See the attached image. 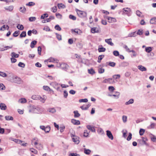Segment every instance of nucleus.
Returning a JSON list of instances; mask_svg holds the SVG:
<instances>
[{"instance_id": "obj_62", "label": "nucleus", "mask_w": 156, "mask_h": 156, "mask_svg": "<svg viewBox=\"0 0 156 156\" xmlns=\"http://www.w3.org/2000/svg\"><path fill=\"white\" fill-rule=\"evenodd\" d=\"M132 134L131 133H129V135L127 138V140L128 141H129L132 138Z\"/></svg>"}, {"instance_id": "obj_38", "label": "nucleus", "mask_w": 156, "mask_h": 156, "mask_svg": "<svg viewBox=\"0 0 156 156\" xmlns=\"http://www.w3.org/2000/svg\"><path fill=\"white\" fill-rule=\"evenodd\" d=\"M108 63V65L112 67H114L115 65V63L113 62H107V63Z\"/></svg>"}, {"instance_id": "obj_46", "label": "nucleus", "mask_w": 156, "mask_h": 156, "mask_svg": "<svg viewBox=\"0 0 156 156\" xmlns=\"http://www.w3.org/2000/svg\"><path fill=\"white\" fill-rule=\"evenodd\" d=\"M48 16V14L47 13H44L42 15L41 17V19H43L45 17H47Z\"/></svg>"}, {"instance_id": "obj_15", "label": "nucleus", "mask_w": 156, "mask_h": 156, "mask_svg": "<svg viewBox=\"0 0 156 156\" xmlns=\"http://www.w3.org/2000/svg\"><path fill=\"white\" fill-rule=\"evenodd\" d=\"M137 68L139 69L141 71H145L147 70L146 68L142 65L138 66L137 67Z\"/></svg>"}, {"instance_id": "obj_11", "label": "nucleus", "mask_w": 156, "mask_h": 156, "mask_svg": "<svg viewBox=\"0 0 156 156\" xmlns=\"http://www.w3.org/2000/svg\"><path fill=\"white\" fill-rule=\"evenodd\" d=\"M32 143H34V145H36L37 143L39 142V140L36 137H34L31 140Z\"/></svg>"}, {"instance_id": "obj_49", "label": "nucleus", "mask_w": 156, "mask_h": 156, "mask_svg": "<svg viewBox=\"0 0 156 156\" xmlns=\"http://www.w3.org/2000/svg\"><path fill=\"white\" fill-rule=\"evenodd\" d=\"M88 100L87 99H80L79 100V101L80 102H87L88 101Z\"/></svg>"}, {"instance_id": "obj_31", "label": "nucleus", "mask_w": 156, "mask_h": 156, "mask_svg": "<svg viewBox=\"0 0 156 156\" xmlns=\"http://www.w3.org/2000/svg\"><path fill=\"white\" fill-rule=\"evenodd\" d=\"M5 119L7 120H12L13 118L11 116L8 115L5 116Z\"/></svg>"}, {"instance_id": "obj_22", "label": "nucleus", "mask_w": 156, "mask_h": 156, "mask_svg": "<svg viewBox=\"0 0 156 156\" xmlns=\"http://www.w3.org/2000/svg\"><path fill=\"white\" fill-rule=\"evenodd\" d=\"M57 6L59 9H64L66 8L65 5L62 3L58 4Z\"/></svg>"}, {"instance_id": "obj_9", "label": "nucleus", "mask_w": 156, "mask_h": 156, "mask_svg": "<svg viewBox=\"0 0 156 156\" xmlns=\"http://www.w3.org/2000/svg\"><path fill=\"white\" fill-rule=\"evenodd\" d=\"M87 128L89 130L93 132H95V129L94 127L91 126V125H88L87 126Z\"/></svg>"}, {"instance_id": "obj_39", "label": "nucleus", "mask_w": 156, "mask_h": 156, "mask_svg": "<svg viewBox=\"0 0 156 156\" xmlns=\"http://www.w3.org/2000/svg\"><path fill=\"white\" fill-rule=\"evenodd\" d=\"M0 76L3 77H5L7 76V75L3 72L0 71Z\"/></svg>"}, {"instance_id": "obj_27", "label": "nucleus", "mask_w": 156, "mask_h": 156, "mask_svg": "<svg viewBox=\"0 0 156 156\" xmlns=\"http://www.w3.org/2000/svg\"><path fill=\"white\" fill-rule=\"evenodd\" d=\"M32 98L34 100H39V99H40L41 98L40 96L34 95L32 96Z\"/></svg>"}, {"instance_id": "obj_42", "label": "nucleus", "mask_w": 156, "mask_h": 156, "mask_svg": "<svg viewBox=\"0 0 156 156\" xmlns=\"http://www.w3.org/2000/svg\"><path fill=\"white\" fill-rule=\"evenodd\" d=\"M88 72L90 74H94L95 72L93 68H91L90 69H88Z\"/></svg>"}, {"instance_id": "obj_33", "label": "nucleus", "mask_w": 156, "mask_h": 156, "mask_svg": "<svg viewBox=\"0 0 156 156\" xmlns=\"http://www.w3.org/2000/svg\"><path fill=\"white\" fill-rule=\"evenodd\" d=\"M17 27L18 29L20 30H23L24 29L23 26L22 24H18V25L17 26Z\"/></svg>"}, {"instance_id": "obj_34", "label": "nucleus", "mask_w": 156, "mask_h": 156, "mask_svg": "<svg viewBox=\"0 0 156 156\" xmlns=\"http://www.w3.org/2000/svg\"><path fill=\"white\" fill-rule=\"evenodd\" d=\"M26 36V33L25 31H23L20 35V37L21 38L25 37Z\"/></svg>"}, {"instance_id": "obj_51", "label": "nucleus", "mask_w": 156, "mask_h": 156, "mask_svg": "<svg viewBox=\"0 0 156 156\" xmlns=\"http://www.w3.org/2000/svg\"><path fill=\"white\" fill-rule=\"evenodd\" d=\"M152 49L151 47H146L145 48V51L147 52H150L151 51Z\"/></svg>"}, {"instance_id": "obj_1", "label": "nucleus", "mask_w": 156, "mask_h": 156, "mask_svg": "<svg viewBox=\"0 0 156 156\" xmlns=\"http://www.w3.org/2000/svg\"><path fill=\"white\" fill-rule=\"evenodd\" d=\"M8 77L9 81L11 82L19 84L21 83L22 82V80L20 77L13 74L10 75Z\"/></svg>"}, {"instance_id": "obj_50", "label": "nucleus", "mask_w": 156, "mask_h": 156, "mask_svg": "<svg viewBox=\"0 0 156 156\" xmlns=\"http://www.w3.org/2000/svg\"><path fill=\"white\" fill-rule=\"evenodd\" d=\"M98 73L100 74L103 73L105 71L104 69L103 68H98Z\"/></svg>"}, {"instance_id": "obj_24", "label": "nucleus", "mask_w": 156, "mask_h": 156, "mask_svg": "<svg viewBox=\"0 0 156 156\" xmlns=\"http://www.w3.org/2000/svg\"><path fill=\"white\" fill-rule=\"evenodd\" d=\"M74 114V117L75 118L79 117L80 116V114L78 113L77 111H74L73 112Z\"/></svg>"}, {"instance_id": "obj_37", "label": "nucleus", "mask_w": 156, "mask_h": 156, "mask_svg": "<svg viewBox=\"0 0 156 156\" xmlns=\"http://www.w3.org/2000/svg\"><path fill=\"white\" fill-rule=\"evenodd\" d=\"M104 57V55H101L99 56L98 57V62L99 63H100L101 62V60Z\"/></svg>"}, {"instance_id": "obj_13", "label": "nucleus", "mask_w": 156, "mask_h": 156, "mask_svg": "<svg viewBox=\"0 0 156 156\" xmlns=\"http://www.w3.org/2000/svg\"><path fill=\"white\" fill-rule=\"evenodd\" d=\"M4 9L7 11L11 12L13 10V7L12 5H11L9 6L5 7Z\"/></svg>"}, {"instance_id": "obj_41", "label": "nucleus", "mask_w": 156, "mask_h": 156, "mask_svg": "<svg viewBox=\"0 0 156 156\" xmlns=\"http://www.w3.org/2000/svg\"><path fill=\"white\" fill-rule=\"evenodd\" d=\"M107 83H114V81L113 80L112 78H108L107 79Z\"/></svg>"}, {"instance_id": "obj_57", "label": "nucleus", "mask_w": 156, "mask_h": 156, "mask_svg": "<svg viewBox=\"0 0 156 156\" xmlns=\"http://www.w3.org/2000/svg\"><path fill=\"white\" fill-rule=\"evenodd\" d=\"M56 37L58 40L60 41L62 40V37L61 35L58 34L57 33H56Z\"/></svg>"}, {"instance_id": "obj_8", "label": "nucleus", "mask_w": 156, "mask_h": 156, "mask_svg": "<svg viewBox=\"0 0 156 156\" xmlns=\"http://www.w3.org/2000/svg\"><path fill=\"white\" fill-rule=\"evenodd\" d=\"M106 132V134L108 137L111 140H113V136L111 131L109 130H107Z\"/></svg>"}, {"instance_id": "obj_32", "label": "nucleus", "mask_w": 156, "mask_h": 156, "mask_svg": "<svg viewBox=\"0 0 156 156\" xmlns=\"http://www.w3.org/2000/svg\"><path fill=\"white\" fill-rule=\"evenodd\" d=\"M43 88L44 90L46 91H52V90L51 89H50V87L47 86H44L43 87Z\"/></svg>"}, {"instance_id": "obj_20", "label": "nucleus", "mask_w": 156, "mask_h": 156, "mask_svg": "<svg viewBox=\"0 0 156 156\" xmlns=\"http://www.w3.org/2000/svg\"><path fill=\"white\" fill-rule=\"evenodd\" d=\"M91 32L93 33H97L98 32V29L96 27H93L91 30Z\"/></svg>"}, {"instance_id": "obj_18", "label": "nucleus", "mask_w": 156, "mask_h": 156, "mask_svg": "<svg viewBox=\"0 0 156 156\" xmlns=\"http://www.w3.org/2000/svg\"><path fill=\"white\" fill-rule=\"evenodd\" d=\"M48 61L49 62H55L58 63V60L57 59L53 58H50L49 59Z\"/></svg>"}, {"instance_id": "obj_35", "label": "nucleus", "mask_w": 156, "mask_h": 156, "mask_svg": "<svg viewBox=\"0 0 156 156\" xmlns=\"http://www.w3.org/2000/svg\"><path fill=\"white\" fill-rule=\"evenodd\" d=\"M150 23L151 24H155L156 23V18H152L150 21Z\"/></svg>"}, {"instance_id": "obj_52", "label": "nucleus", "mask_w": 156, "mask_h": 156, "mask_svg": "<svg viewBox=\"0 0 156 156\" xmlns=\"http://www.w3.org/2000/svg\"><path fill=\"white\" fill-rule=\"evenodd\" d=\"M35 3L33 2H30L26 4L27 6H32L35 5Z\"/></svg>"}, {"instance_id": "obj_64", "label": "nucleus", "mask_w": 156, "mask_h": 156, "mask_svg": "<svg viewBox=\"0 0 156 156\" xmlns=\"http://www.w3.org/2000/svg\"><path fill=\"white\" fill-rule=\"evenodd\" d=\"M63 95L64 98H67L68 95V94L66 90H64V91Z\"/></svg>"}, {"instance_id": "obj_25", "label": "nucleus", "mask_w": 156, "mask_h": 156, "mask_svg": "<svg viewBox=\"0 0 156 156\" xmlns=\"http://www.w3.org/2000/svg\"><path fill=\"white\" fill-rule=\"evenodd\" d=\"M37 43V41H34L31 42L30 47L31 48H33L34 47V45L36 44Z\"/></svg>"}, {"instance_id": "obj_45", "label": "nucleus", "mask_w": 156, "mask_h": 156, "mask_svg": "<svg viewBox=\"0 0 156 156\" xmlns=\"http://www.w3.org/2000/svg\"><path fill=\"white\" fill-rule=\"evenodd\" d=\"M122 120L123 122L125 123L127 121V117L126 116L123 115L122 116Z\"/></svg>"}, {"instance_id": "obj_16", "label": "nucleus", "mask_w": 156, "mask_h": 156, "mask_svg": "<svg viewBox=\"0 0 156 156\" xmlns=\"http://www.w3.org/2000/svg\"><path fill=\"white\" fill-rule=\"evenodd\" d=\"M11 140L12 141H14L15 143L18 144H21L22 142H23L22 141L17 139H15L12 138H11Z\"/></svg>"}, {"instance_id": "obj_59", "label": "nucleus", "mask_w": 156, "mask_h": 156, "mask_svg": "<svg viewBox=\"0 0 156 156\" xmlns=\"http://www.w3.org/2000/svg\"><path fill=\"white\" fill-rule=\"evenodd\" d=\"M142 141L145 144H146L147 143L146 142V141L147 140V139L146 137H142Z\"/></svg>"}, {"instance_id": "obj_48", "label": "nucleus", "mask_w": 156, "mask_h": 156, "mask_svg": "<svg viewBox=\"0 0 156 156\" xmlns=\"http://www.w3.org/2000/svg\"><path fill=\"white\" fill-rule=\"evenodd\" d=\"M69 18L73 20H76V17L74 16H73L72 15H70L69 16Z\"/></svg>"}, {"instance_id": "obj_17", "label": "nucleus", "mask_w": 156, "mask_h": 156, "mask_svg": "<svg viewBox=\"0 0 156 156\" xmlns=\"http://www.w3.org/2000/svg\"><path fill=\"white\" fill-rule=\"evenodd\" d=\"M0 108L2 110H5L6 109L7 106L5 104L1 103L0 105Z\"/></svg>"}, {"instance_id": "obj_14", "label": "nucleus", "mask_w": 156, "mask_h": 156, "mask_svg": "<svg viewBox=\"0 0 156 156\" xmlns=\"http://www.w3.org/2000/svg\"><path fill=\"white\" fill-rule=\"evenodd\" d=\"M72 123L75 125H79L80 124V121L79 120H77L74 119H72L71 120Z\"/></svg>"}, {"instance_id": "obj_53", "label": "nucleus", "mask_w": 156, "mask_h": 156, "mask_svg": "<svg viewBox=\"0 0 156 156\" xmlns=\"http://www.w3.org/2000/svg\"><path fill=\"white\" fill-rule=\"evenodd\" d=\"M55 30L58 31H60L61 30V28L58 25H56L55 27Z\"/></svg>"}, {"instance_id": "obj_6", "label": "nucleus", "mask_w": 156, "mask_h": 156, "mask_svg": "<svg viewBox=\"0 0 156 156\" xmlns=\"http://www.w3.org/2000/svg\"><path fill=\"white\" fill-rule=\"evenodd\" d=\"M34 145L35 146V148L38 150H42L43 148V145L39 142L36 145Z\"/></svg>"}, {"instance_id": "obj_61", "label": "nucleus", "mask_w": 156, "mask_h": 156, "mask_svg": "<svg viewBox=\"0 0 156 156\" xmlns=\"http://www.w3.org/2000/svg\"><path fill=\"white\" fill-rule=\"evenodd\" d=\"M5 89V86L2 83H0V90H4Z\"/></svg>"}, {"instance_id": "obj_26", "label": "nucleus", "mask_w": 156, "mask_h": 156, "mask_svg": "<svg viewBox=\"0 0 156 156\" xmlns=\"http://www.w3.org/2000/svg\"><path fill=\"white\" fill-rule=\"evenodd\" d=\"M18 102L21 103H24L26 102L27 100L25 98H21L19 100Z\"/></svg>"}, {"instance_id": "obj_4", "label": "nucleus", "mask_w": 156, "mask_h": 156, "mask_svg": "<svg viewBox=\"0 0 156 156\" xmlns=\"http://www.w3.org/2000/svg\"><path fill=\"white\" fill-rule=\"evenodd\" d=\"M76 12L77 14L80 17H83L87 16V14L85 12L82 11L78 9H76Z\"/></svg>"}, {"instance_id": "obj_10", "label": "nucleus", "mask_w": 156, "mask_h": 156, "mask_svg": "<svg viewBox=\"0 0 156 156\" xmlns=\"http://www.w3.org/2000/svg\"><path fill=\"white\" fill-rule=\"evenodd\" d=\"M105 41L108 44L112 46L114 45V44L112 42V39L111 38L105 39Z\"/></svg>"}, {"instance_id": "obj_19", "label": "nucleus", "mask_w": 156, "mask_h": 156, "mask_svg": "<svg viewBox=\"0 0 156 156\" xmlns=\"http://www.w3.org/2000/svg\"><path fill=\"white\" fill-rule=\"evenodd\" d=\"M55 19V17L54 16H49V18L46 19L44 20V21H46V22H50L51 20H54Z\"/></svg>"}, {"instance_id": "obj_21", "label": "nucleus", "mask_w": 156, "mask_h": 156, "mask_svg": "<svg viewBox=\"0 0 156 156\" xmlns=\"http://www.w3.org/2000/svg\"><path fill=\"white\" fill-rule=\"evenodd\" d=\"M41 98L40 99H39L41 101L42 103H44L47 97L46 96L44 95L42 97L41 96Z\"/></svg>"}, {"instance_id": "obj_56", "label": "nucleus", "mask_w": 156, "mask_h": 156, "mask_svg": "<svg viewBox=\"0 0 156 156\" xmlns=\"http://www.w3.org/2000/svg\"><path fill=\"white\" fill-rule=\"evenodd\" d=\"M18 66H19L21 67L22 68H24L25 66V65L23 63H22V62H20L18 64Z\"/></svg>"}, {"instance_id": "obj_60", "label": "nucleus", "mask_w": 156, "mask_h": 156, "mask_svg": "<svg viewBox=\"0 0 156 156\" xmlns=\"http://www.w3.org/2000/svg\"><path fill=\"white\" fill-rule=\"evenodd\" d=\"M36 20V18L35 17H31L29 18V20L30 21L33 22Z\"/></svg>"}, {"instance_id": "obj_3", "label": "nucleus", "mask_w": 156, "mask_h": 156, "mask_svg": "<svg viewBox=\"0 0 156 156\" xmlns=\"http://www.w3.org/2000/svg\"><path fill=\"white\" fill-rule=\"evenodd\" d=\"M50 85L55 88L58 91H60L59 84L57 83L54 82H51Z\"/></svg>"}, {"instance_id": "obj_36", "label": "nucleus", "mask_w": 156, "mask_h": 156, "mask_svg": "<svg viewBox=\"0 0 156 156\" xmlns=\"http://www.w3.org/2000/svg\"><path fill=\"white\" fill-rule=\"evenodd\" d=\"M50 130V127L49 126H47L45 127V129L44 130L45 132L46 133H48L49 132Z\"/></svg>"}, {"instance_id": "obj_7", "label": "nucleus", "mask_w": 156, "mask_h": 156, "mask_svg": "<svg viewBox=\"0 0 156 156\" xmlns=\"http://www.w3.org/2000/svg\"><path fill=\"white\" fill-rule=\"evenodd\" d=\"M123 13L128 14L131 11L130 8H124L122 9Z\"/></svg>"}, {"instance_id": "obj_54", "label": "nucleus", "mask_w": 156, "mask_h": 156, "mask_svg": "<svg viewBox=\"0 0 156 156\" xmlns=\"http://www.w3.org/2000/svg\"><path fill=\"white\" fill-rule=\"evenodd\" d=\"M48 111L49 112H51L52 113H55L56 112V110L54 108H49V109Z\"/></svg>"}, {"instance_id": "obj_47", "label": "nucleus", "mask_w": 156, "mask_h": 156, "mask_svg": "<svg viewBox=\"0 0 156 156\" xmlns=\"http://www.w3.org/2000/svg\"><path fill=\"white\" fill-rule=\"evenodd\" d=\"M106 49L103 47L99 48L98 51L99 52H104L105 51Z\"/></svg>"}, {"instance_id": "obj_58", "label": "nucleus", "mask_w": 156, "mask_h": 156, "mask_svg": "<svg viewBox=\"0 0 156 156\" xmlns=\"http://www.w3.org/2000/svg\"><path fill=\"white\" fill-rule=\"evenodd\" d=\"M155 126V124L154 123H152L148 127L149 129L154 128Z\"/></svg>"}, {"instance_id": "obj_30", "label": "nucleus", "mask_w": 156, "mask_h": 156, "mask_svg": "<svg viewBox=\"0 0 156 156\" xmlns=\"http://www.w3.org/2000/svg\"><path fill=\"white\" fill-rule=\"evenodd\" d=\"M84 153L86 154H89L91 152V151L88 149H86V148H84Z\"/></svg>"}, {"instance_id": "obj_55", "label": "nucleus", "mask_w": 156, "mask_h": 156, "mask_svg": "<svg viewBox=\"0 0 156 156\" xmlns=\"http://www.w3.org/2000/svg\"><path fill=\"white\" fill-rule=\"evenodd\" d=\"M136 34L135 32L130 33L128 34V36L129 37H134L136 36Z\"/></svg>"}, {"instance_id": "obj_44", "label": "nucleus", "mask_w": 156, "mask_h": 156, "mask_svg": "<svg viewBox=\"0 0 156 156\" xmlns=\"http://www.w3.org/2000/svg\"><path fill=\"white\" fill-rule=\"evenodd\" d=\"M145 130L144 129H140L139 131L140 135V136L143 135L145 132Z\"/></svg>"}, {"instance_id": "obj_12", "label": "nucleus", "mask_w": 156, "mask_h": 156, "mask_svg": "<svg viewBox=\"0 0 156 156\" xmlns=\"http://www.w3.org/2000/svg\"><path fill=\"white\" fill-rule=\"evenodd\" d=\"M106 18L108 20V22L109 23L115 22L116 21V20L115 18L106 17Z\"/></svg>"}, {"instance_id": "obj_28", "label": "nucleus", "mask_w": 156, "mask_h": 156, "mask_svg": "<svg viewBox=\"0 0 156 156\" xmlns=\"http://www.w3.org/2000/svg\"><path fill=\"white\" fill-rule=\"evenodd\" d=\"M134 102V100L133 99H130L128 101L126 102L125 104L127 105L130 104H133Z\"/></svg>"}, {"instance_id": "obj_43", "label": "nucleus", "mask_w": 156, "mask_h": 156, "mask_svg": "<svg viewBox=\"0 0 156 156\" xmlns=\"http://www.w3.org/2000/svg\"><path fill=\"white\" fill-rule=\"evenodd\" d=\"M30 151L34 154H37V151L33 148H31L30 149Z\"/></svg>"}, {"instance_id": "obj_23", "label": "nucleus", "mask_w": 156, "mask_h": 156, "mask_svg": "<svg viewBox=\"0 0 156 156\" xmlns=\"http://www.w3.org/2000/svg\"><path fill=\"white\" fill-rule=\"evenodd\" d=\"M19 10L21 12L25 13L26 11V9L25 7L23 6V7H20Z\"/></svg>"}, {"instance_id": "obj_2", "label": "nucleus", "mask_w": 156, "mask_h": 156, "mask_svg": "<svg viewBox=\"0 0 156 156\" xmlns=\"http://www.w3.org/2000/svg\"><path fill=\"white\" fill-rule=\"evenodd\" d=\"M41 108L38 107H36L34 106L31 107V109L29 110L30 112H32L34 113H38L41 112Z\"/></svg>"}, {"instance_id": "obj_29", "label": "nucleus", "mask_w": 156, "mask_h": 156, "mask_svg": "<svg viewBox=\"0 0 156 156\" xmlns=\"http://www.w3.org/2000/svg\"><path fill=\"white\" fill-rule=\"evenodd\" d=\"M11 56L12 57L18 58L19 56V54H16L14 52H12L11 54Z\"/></svg>"}, {"instance_id": "obj_63", "label": "nucleus", "mask_w": 156, "mask_h": 156, "mask_svg": "<svg viewBox=\"0 0 156 156\" xmlns=\"http://www.w3.org/2000/svg\"><path fill=\"white\" fill-rule=\"evenodd\" d=\"M56 16L58 18L61 19L62 18V15L59 13H56L55 14Z\"/></svg>"}, {"instance_id": "obj_40", "label": "nucleus", "mask_w": 156, "mask_h": 156, "mask_svg": "<svg viewBox=\"0 0 156 156\" xmlns=\"http://www.w3.org/2000/svg\"><path fill=\"white\" fill-rule=\"evenodd\" d=\"M71 31L72 33L74 32L76 33L77 34H79V33L80 32V30L78 29L75 30L72 29L71 30Z\"/></svg>"}, {"instance_id": "obj_5", "label": "nucleus", "mask_w": 156, "mask_h": 156, "mask_svg": "<svg viewBox=\"0 0 156 156\" xmlns=\"http://www.w3.org/2000/svg\"><path fill=\"white\" fill-rule=\"evenodd\" d=\"M71 135L72 137L73 141L76 144H78L80 142L79 137L73 134H72Z\"/></svg>"}]
</instances>
